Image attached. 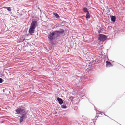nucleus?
<instances>
[{
  "label": "nucleus",
  "mask_w": 125,
  "mask_h": 125,
  "mask_svg": "<svg viewBox=\"0 0 125 125\" xmlns=\"http://www.w3.org/2000/svg\"><path fill=\"white\" fill-rule=\"evenodd\" d=\"M36 24H37V22L36 21H33L31 23L29 31V33L31 35H32V34L34 33V29L36 28Z\"/></svg>",
  "instance_id": "1"
},
{
  "label": "nucleus",
  "mask_w": 125,
  "mask_h": 125,
  "mask_svg": "<svg viewBox=\"0 0 125 125\" xmlns=\"http://www.w3.org/2000/svg\"><path fill=\"white\" fill-rule=\"evenodd\" d=\"M15 111L16 112V114H22L25 112V110L23 109L18 108L16 109Z\"/></svg>",
  "instance_id": "2"
},
{
  "label": "nucleus",
  "mask_w": 125,
  "mask_h": 125,
  "mask_svg": "<svg viewBox=\"0 0 125 125\" xmlns=\"http://www.w3.org/2000/svg\"><path fill=\"white\" fill-rule=\"evenodd\" d=\"M107 38L106 36L104 35L100 34L99 35L98 40L100 41L105 40Z\"/></svg>",
  "instance_id": "3"
},
{
  "label": "nucleus",
  "mask_w": 125,
  "mask_h": 125,
  "mask_svg": "<svg viewBox=\"0 0 125 125\" xmlns=\"http://www.w3.org/2000/svg\"><path fill=\"white\" fill-rule=\"evenodd\" d=\"M54 36V34L52 32L51 33L49 36L48 38L49 40H51L53 39V36Z\"/></svg>",
  "instance_id": "4"
},
{
  "label": "nucleus",
  "mask_w": 125,
  "mask_h": 125,
  "mask_svg": "<svg viewBox=\"0 0 125 125\" xmlns=\"http://www.w3.org/2000/svg\"><path fill=\"white\" fill-rule=\"evenodd\" d=\"M25 114H23L22 116L20 118L19 121L20 123L22 122L23 121V119H24L25 117Z\"/></svg>",
  "instance_id": "5"
},
{
  "label": "nucleus",
  "mask_w": 125,
  "mask_h": 125,
  "mask_svg": "<svg viewBox=\"0 0 125 125\" xmlns=\"http://www.w3.org/2000/svg\"><path fill=\"white\" fill-rule=\"evenodd\" d=\"M106 66L107 67H109L112 66V65L111 63L108 61H106Z\"/></svg>",
  "instance_id": "6"
},
{
  "label": "nucleus",
  "mask_w": 125,
  "mask_h": 125,
  "mask_svg": "<svg viewBox=\"0 0 125 125\" xmlns=\"http://www.w3.org/2000/svg\"><path fill=\"white\" fill-rule=\"evenodd\" d=\"M57 100L58 101L59 103L60 104H62L63 103V101L62 99L61 98H60L59 97H58L57 98Z\"/></svg>",
  "instance_id": "7"
},
{
  "label": "nucleus",
  "mask_w": 125,
  "mask_h": 125,
  "mask_svg": "<svg viewBox=\"0 0 125 125\" xmlns=\"http://www.w3.org/2000/svg\"><path fill=\"white\" fill-rule=\"evenodd\" d=\"M53 33L54 34V35L56 37H57L59 36V33L58 31H56L53 32Z\"/></svg>",
  "instance_id": "8"
},
{
  "label": "nucleus",
  "mask_w": 125,
  "mask_h": 125,
  "mask_svg": "<svg viewBox=\"0 0 125 125\" xmlns=\"http://www.w3.org/2000/svg\"><path fill=\"white\" fill-rule=\"evenodd\" d=\"M111 20L112 21L114 22L116 20V18L114 16H112L111 17Z\"/></svg>",
  "instance_id": "9"
},
{
  "label": "nucleus",
  "mask_w": 125,
  "mask_h": 125,
  "mask_svg": "<svg viewBox=\"0 0 125 125\" xmlns=\"http://www.w3.org/2000/svg\"><path fill=\"white\" fill-rule=\"evenodd\" d=\"M3 7L7 9V10L9 11H10L11 10V7Z\"/></svg>",
  "instance_id": "10"
},
{
  "label": "nucleus",
  "mask_w": 125,
  "mask_h": 125,
  "mask_svg": "<svg viewBox=\"0 0 125 125\" xmlns=\"http://www.w3.org/2000/svg\"><path fill=\"white\" fill-rule=\"evenodd\" d=\"M59 33V34L61 33L62 34H63L64 32V31L63 30L61 29L59 31H58Z\"/></svg>",
  "instance_id": "11"
},
{
  "label": "nucleus",
  "mask_w": 125,
  "mask_h": 125,
  "mask_svg": "<svg viewBox=\"0 0 125 125\" xmlns=\"http://www.w3.org/2000/svg\"><path fill=\"white\" fill-rule=\"evenodd\" d=\"M86 18H90V15L89 12L87 13L86 15Z\"/></svg>",
  "instance_id": "12"
},
{
  "label": "nucleus",
  "mask_w": 125,
  "mask_h": 125,
  "mask_svg": "<svg viewBox=\"0 0 125 125\" xmlns=\"http://www.w3.org/2000/svg\"><path fill=\"white\" fill-rule=\"evenodd\" d=\"M83 10L84 12H86L87 13L88 12V9L86 8H83Z\"/></svg>",
  "instance_id": "13"
},
{
  "label": "nucleus",
  "mask_w": 125,
  "mask_h": 125,
  "mask_svg": "<svg viewBox=\"0 0 125 125\" xmlns=\"http://www.w3.org/2000/svg\"><path fill=\"white\" fill-rule=\"evenodd\" d=\"M53 14L55 16L56 18H59L60 17L59 16L57 13H54Z\"/></svg>",
  "instance_id": "14"
},
{
  "label": "nucleus",
  "mask_w": 125,
  "mask_h": 125,
  "mask_svg": "<svg viewBox=\"0 0 125 125\" xmlns=\"http://www.w3.org/2000/svg\"><path fill=\"white\" fill-rule=\"evenodd\" d=\"M62 108H66L67 107L66 105H62Z\"/></svg>",
  "instance_id": "15"
},
{
  "label": "nucleus",
  "mask_w": 125,
  "mask_h": 125,
  "mask_svg": "<svg viewBox=\"0 0 125 125\" xmlns=\"http://www.w3.org/2000/svg\"><path fill=\"white\" fill-rule=\"evenodd\" d=\"M3 82V80L1 78H0V83H1Z\"/></svg>",
  "instance_id": "16"
},
{
  "label": "nucleus",
  "mask_w": 125,
  "mask_h": 125,
  "mask_svg": "<svg viewBox=\"0 0 125 125\" xmlns=\"http://www.w3.org/2000/svg\"><path fill=\"white\" fill-rule=\"evenodd\" d=\"M24 38H23V41H24Z\"/></svg>",
  "instance_id": "17"
}]
</instances>
